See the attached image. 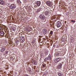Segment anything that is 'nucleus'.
Returning a JSON list of instances; mask_svg holds the SVG:
<instances>
[{
  "instance_id": "c9c22d12",
  "label": "nucleus",
  "mask_w": 76,
  "mask_h": 76,
  "mask_svg": "<svg viewBox=\"0 0 76 76\" xmlns=\"http://www.w3.org/2000/svg\"><path fill=\"white\" fill-rule=\"evenodd\" d=\"M0 76H1V75H0Z\"/></svg>"
},
{
  "instance_id": "423d86ee",
  "label": "nucleus",
  "mask_w": 76,
  "mask_h": 76,
  "mask_svg": "<svg viewBox=\"0 0 76 76\" xmlns=\"http://www.w3.org/2000/svg\"><path fill=\"white\" fill-rule=\"evenodd\" d=\"M49 12L48 10L47 9L45 10V15H49Z\"/></svg>"
},
{
  "instance_id": "4468645a",
  "label": "nucleus",
  "mask_w": 76,
  "mask_h": 76,
  "mask_svg": "<svg viewBox=\"0 0 76 76\" xmlns=\"http://www.w3.org/2000/svg\"><path fill=\"white\" fill-rule=\"evenodd\" d=\"M20 39H25V38H24V37L23 36H21L20 37Z\"/></svg>"
},
{
  "instance_id": "6e6552de",
  "label": "nucleus",
  "mask_w": 76,
  "mask_h": 76,
  "mask_svg": "<svg viewBox=\"0 0 76 76\" xmlns=\"http://www.w3.org/2000/svg\"><path fill=\"white\" fill-rule=\"evenodd\" d=\"M43 32L44 35H45L47 33V31L45 29H43Z\"/></svg>"
},
{
  "instance_id": "4be33fe9",
  "label": "nucleus",
  "mask_w": 76,
  "mask_h": 76,
  "mask_svg": "<svg viewBox=\"0 0 76 76\" xmlns=\"http://www.w3.org/2000/svg\"><path fill=\"white\" fill-rule=\"evenodd\" d=\"M5 53L6 55H7V54H8V51H6L5 52Z\"/></svg>"
},
{
  "instance_id": "c756f323",
  "label": "nucleus",
  "mask_w": 76,
  "mask_h": 76,
  "mask_svg": "<svg viewBox=\"0 0 76 76\" xmlns=\"http://www.w3.org/2000/svg\"><path fill=\"white\" fill-rule=\"evenodd\" d=\"M34 7L35 8H37V5H35L34 6Z\"/></svg>"
},
{
  "instance_id": "f257e3e1",
  "label": "nucleus",
  "mask_w": 76,
  "mask_h": 76,
  "mask_svg": "<svg viewBox=\"0 0 76 76\" xmlns=\"http://www.w3.org/2000/svg\"><path fill=\"white\" fill-rule=\"evenodd\" d=\"M46 3L48 6H50V7H51V6H52V5H53L52 3H51V2L49 1H47Z\"/></svg>"
},
{
  "instance_id": "c85d7f7f",
  "label": "nucleus",
  "mask_w": 76,
  "mask_h": 76,
  "mask_svg": "<svg viewBox=\"0 0 76 76\" xmlns=\"http://www.w3.org/2000/svg\"><path fill=\"white\" fill-rule=\"evenodd\" d=\"M71 22H73V23H75V20H71Z\"/></svg>"
},
{
  "instance_id": "9d476101",
  "label": "nucleus",
  "mask_w": 76,
  "mask_h": 76,
  "mask_svg": "<svg viewBox=\"0 0 76 76\" xmlns=\"http://www.w3.org/2000/svg\"><path fill=\"white\" fill-rule=\"evenodd\" d=\"M4 32L0 31V35H1V36H2V35H4Z\"/></svg>"
},
{
  "instance_id": "2f4dec72",
  "label": "nucleus",
  "mask_w": 76,
  "mask_h": 76,
  "mask_svg": "<svg viewBox=\"0 0 76 76\" xmlns=\"http://www.w3.org/2000/svg\"><path fill=\"white\" fill-rule=\"evenodd\" d=\"M42 66L43 67H45V65H43Z\"/></svg>"
},
{
  "instance_id": "5701e85b",
  "label": "nucleus",
  "mask_w": 76,
  "mask_h": 76,
  "mask_svg": "<svg viewBox=\"0 0 76 76\" xmlns=\"http://www.w3.org/2000/svg\"><path fill=\"white\" fill-rule=\"evenodd\" d=\"M48 58H46L44 60L45 61H47V60H48Z\"/></svg>"
},
{
  "instance_id": "bb28decb",
  "label": "nucleus",
  "mask_w": 76,
  "mask_h": 76,
  "mask_svg": "<svg viewBox=\"0 0 76 76\" xmlns=\"http://www.w3.org/2000/svg\"><path fill=\"white\" fill-rule=\"evenodd\" d=\"M23 35H24L23 34H22V33H20V35H21V36H23Z\"/></svg>"
},
{
  "instance_id": "ddd939ff",
  "label": "nucleus",
  "mask_w": 76,
  "mask_h": 76,
  "mask_svg": "<svg viewBox=\"0 0 76 76\" xmlns=\"http://www.w3.org/2000/svg\"><path fill=\"white\" fill-rule=\"evenodd\" d=\"M63 54V52L61 51L59 52V56H62Z\"/></svg>"
},
{
  "instance_id": "0eeeda50",
  "label": "nucleus",
  "mask_w": 76,
  "mask_h": 76,
  "mask_svg": "<svg viewBox=\"0 0 76 76\" xmlns=\"http://www.w3.org/2000/svg\"><path fill=\"white\" fill-rule=\"evenodd\" d=\"M5 3L4 2V1L3 0H0V4H1V5H4Z\"/></svg>"
},
{
  "instance_id": "a211bd4d",
  "label": "nucleus",
  "mask_w": 76,
  "mask_h": 76,
  "mask_svg": "<svg viewBox=\"0 0 76 76\" xmlns=\"http://www.w3.org/2000/svg\"><path fill=\"white\" fill-rule=\"evenodd\" d=\"M20 3V0H17V3L18 4H19Z\"/></svg>"
},
{
  "instance_id": "20e7f679",
  "label": "nucleus",
  "mask_w": 76,
  "mask_h": 76,
  "mask_svg": "<svg viewBox=\"0 0 76 76\" xmlns=\"http://www.w3.org/2000/svg\"><path fill=\"white\" fill-rule=\"evenodd\" d=\"M10 7V9H15L16 7V6L15 5V4H13L11 5Z\"/></svg>"
},
{
  "instance_id": "f3484780",
  "label": "nucleus",
  "mask_w": 76,
  "mask_h": 76,
  "mask_svg": "<svg viewBox=\"0 0 76 76\" xmlns=\"http://www.w3.org/2000/svg\"><path fill=\"white\" fill-rule=\"evenodd\" d=\"M48 59H49V60H50L51 59V55H49L48 56Z\"/></svg>"
},
{
  "instance_id": "7ed1b4c3",
  "label": "nucleus",
  "mask_w": 76,
  "mask_h": 76,
  "mask_svg": "<svg viewBox=\"0 0 76 76\" xmlns=\"http://www.w3.org/2000/svg\"><path fill=\"white\" fill-rule=\"evenodd\" d=\"M61 60V58H56V59H55L54 60V62L55 63H58V62H59Z\"/></svg>"
},
{
  "instance_id": "9b49d317",
  "label": "nucleus",
  "mask_w": 76,
  "mask_h": 76,
  "mask_svg": "<svg viewBox=\"0 0 76 76\" xmlns=\"http://www.w3.org/2000/svg\"><path fill=\"white\" fill-rule=\"evenodd\" d=\"M1 52H3L5 51V48H3L1 49Z\"/></svg>"
},
{
  "instance_id": "f03ea898",
  "label": "nucleus",
  "mask_w": 76,
  "mask_h": 76,
  "mask_svg": "<svg viewBox=\"0 0 76 76\" xmlns=\"http://www.w3.org/2000/svg\"><path fill=\"white\" fill-rule=\"evenodd\" d=\"M39 18L41 19L44 20V19H45V17L44 16L43 14H40L39 15Z\"/></svg>"
},
{
  "instance_id": "b1692460",
  "label": "nucleus",
  "mask_w": 76,
  "mask_h": 76,
  "mask_svg": "<svg viewBox=\"0 0 76 76\" xmlns=\"http://www.w3.org/2000/svg\"><path fill=\"white\" fill-rule=\"evenodd\" d=\"M53 31H51L50 32V35L51 34V35H52V34H53Z\"/></svg>"
},
{
  "instance_id": "72a5a7b5",
  "label": "nucleus",
  "mask_w": 76,
  "mask_h": 76,
  "mask_svg": "<svg viewBox=\"0 0 76 76\" xmlns=\"http://www.w3.org/2000/svg\"><path fill=\"white\" fill-rule=\"evenodd\" d=\"M43 76H46V74H43Z\"/></svg>"
},
{
  "instance_id": "39448f33",
  "label": "nucleus",
  "mask_w": 76,
  "mask_h": 76,
  "mask_svg": "<svg viewBox=\"0 0 76 76\" xmlns=\"http://www.w3.org/2000/svg\"><path fill=\"white\" fill-rule=\"evenodd\" d=\"M57 26H58V28H59V27H60L61 26V22L59 21H58L57 22Z\"/></svg>"
},
{
  "instance_id": "393cba45",
  "label": "nucleus",
  "mask_w": 76,
  "mask_h": 76,
  "mask_svg": "<svg viewBox=\"0 0 76 76\" xmlns=\"http://www.w3.org/2000/svg\"><path fill=\"white\" fill-rule=\"evenodd\" d=\"M34 64H35V65H37V62L36 61H35Z\"/></svg>"
},
{
  "instance_id": "412c9836",
  "label": "nucleus",
  "mask_w": 76,
  "mask_h": 76,
  "mask_svg": "<svg viewBox=\"0 0 76 76\" xmlns=\"http://www.w3.org/2000/svg\"><path fill=\"white\" fill-rule=\"evenodd\" d=\"M32 44H34L35 42V41L34 40H33L32 41Z\"/></svg>"
},
{
  "instance_id": "6ab92c4d",
  "label": "nucleus",
  "mask_w": 76,
  "mask_h": 76,
  "mask_svg": "<svg viewBox=\"0 0 76 76\" xmlns=\"http://www.w3.org/2000/svg\"><path fill=\"white\" fill-rule=\"evenodd\" d=\"M58 75L59 76H62L63 74L61 73H59L58 74Z\"/></svg>"
},
{
  "instance_id": "aec40b11",
  "label": "nucleus",
  "mask_w": 76,
  "mask_h": 76,
  "mask_svg": "<svg viewBox=\"0 0 76 76\" xmlns=\"http://www.w3.org/2000/svg\"><path fill=\"white\" fill-rule=\"evenodd\" d=\"M55 54L56 56H59V53L58 52H56Z\"/></svg>"
},
{
  "instance_id": "f8f14e48",
  "label": "nucleus",
  "mask_w": 76,
  "mask_h": 76,
  "mask_svg": "<svg viewBox=\"0 0 76 76\" xmlns=\"http://www.w3.org/2000/svg\"><path fill=\"white\" fill-rule=\"evenodd\" d=\"M41 10V8H39L36 11L37 13H38V12H39Z\"/></svg>"
},
{
  "instance_id": "dca6fc26",
  "label": "nucleus",
  "mask_w": 76,
  "mask_h": 76,
  "mask_svg": "<svg viewBox=\"0 0 76 76\" xmlns=\"http://www.w3.org/2000/svg\"><path fill=\"white\" fill-rule=\"evenodd\" d=\"M52 20L53 19H56V16L55 15L53 16L52 17Z\"/></svg>"
},
{
  "instance_id": "7c9ffc66",
  "label": "nucleus",
  "mask_w": 76,
  "mask_h": 76,
  "mask_svg": "<svg viewBox=\"0 0 76 76\" xmlns=\"http://www.w3.org/2000/svg\"><path fill=\"white\" fill-rule=\"evenodd\" d=\"M58 69H61V67H60V66L59 65L58 67Z\"/></svg>"
},
{
  "instance_id": "1a4fd4ad",
  "label": "nucleus",
  "mask_w": 76,
  "mask_h": 76,
  "mask_svg": "<svg viewBox=\"0 0 76 76\" xmlns=\"http://www.w3.org/2000/svg\"><path fill=\"white\" fill-rule=\"evenodd\" d=\"M37 4L38 6H39L41 5V2L39 1H37Z\"/></svg>"
},
{
  "instance_id": "f704fd0d",
  "label": "nucleus",
  "mask_w": 76,
  "mask_h": 76,
  "mask_svg": "<svg viewBox=\"0 0 76 76\" xmlns=\"http://www.w3.org/2000/svg\"><path fill=\"white\" fill-rule=\"evenodd\" d=\"M10 1H12V0H11Z\"/></svg>"
},
{
  "instance_id": "2eb2a0df",
  "label": "nucleus",
  "mask_w": 76,
  "mask_h": 76,
  "mask_svg": "<svg viewBox=\"0 0 76 76\" xmlns=\"http://www.w3.org/2000/svg\"><path fill=\"white\" fill-rule=\"evenodd\" d=\"M20 41L21 42H23L24 41H25V39H20Z\"/></svg>"
},
{
  "instance_id": "cd10ccee",
  "label": "nucleus",
  "mask_w": 76,
  "mask_h": 76,
  "mask_svg": "<svg viewBox=\"0 0 76 76\" xmlns=\"http://www.w3.org/2000/svg\"><path fill=\"white\" fill-rule=\"evenodd\" d=\"M45 56H47V54H48V53H47V52H45Z\"/></svg>"
},
{
  "instance_id": "473e14b6",
  "label": "nucleus",
  "mask_w": 76,
  "mask_h": 76,
  "mask_svg": "<svg viewBox=\"0 0 76 76\" xmlns=\"http://www.w3.org/2000/svg\"><path fill=\"white\" fill-rule=\"evenodd\" d=\"M42 56H43V54H41V55H40L41 57H42Z\"/></svg>"
},
{
  "instance_id": "a878e982",
  "label": "nucleus",
  "mask_w": 76,
  "mask_h": 76,
  "mask_svg": "<svg viewBox=\"0 0 76 76\" xmlns=\"http://www.w3.org/2000/svg\"><path fill=\"white\" fill-rule=\"evenodd\" d=\"M59 66H60V67L61 68V67H62V64H60Z\"/></svg>"
}]
</instances>
